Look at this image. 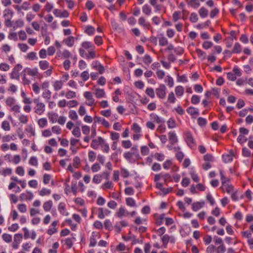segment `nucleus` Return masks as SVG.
<instances>
[{
    "label": "nucleus",
    "instance_id": "obj_17",
    "mask_svg": "<svg viewBox=\"0 0 253 253\" xmlns=\"http://www.w3.org/2000/svg\"><path fill=\"white\" fill-rule=\"evenodd\" d=\"M58 210L59 212L62 215H67L68 214V213L66 211L65 204L64 203L61 202L59 203Z\"/></svg>",
    "mask_w": 253,
    "mask_h": 253
},
{
    "label": "nucleus",
    "instance_id": "obj_36",
    "mask_svg": "<svg viewBox=\"0 0 253 253\" xmlns=\"http://www.w3.org/2000/svg\"><path fill=\"white\" fill-rule=\"evenodd\" d=\"M168 126L169 128H173L176 126V123L172 118H170L167 122Z\"/></svg>",
    "mask_w": 253,
    "mask_h": 253
},
{
    "label": "nucleus",
    "instance_id": "obj_54",
    "mask_svg": "<svg viewBox=\"0 0 253 253\" xmlns=\"http://www.w3.org/2000/svg\"><path fill=\"white\" fill-rule=\"evenodd\" d=\"M146 93L150 97L153 98L155 97V92L152 88H147L146 90Z\"/></svg>",
    "mask_w": 253,
    "mask_h": 253
},
{
    "label": "nucleus",
    "instance_id": "obj_31",
    "mask_svg": "<svg viewBox=\"0 0 253 253\" xmlns=\"http://www.w3.org/2000/svg\"><path fill=\"white\" fill-rule=\"evenodd\" d=\"M58 114L56 113H51L49 114V119L52 123L56 122L58 118Z\"/></svg>",
    "mask_w": 253,
    "mask_h": 253
},
{
    "label": "nucleus",
    "instance_id": "obj_4",
    "mask_svg": "<svg viewBox=\"0 0 253 253\" xmlns=\"http://www.w3.org/2000/svg\"><path fill=\"white\" fill-rule=\"evenodd\" d=\"M166 87L163 84H161L160 85L159 87L156 89V93L157 95L161 99H164L166 97Z\"/></svg>",
    "mask_w": 253,
    "mask_h": 253
},
{
    "label": "nucleus",
    "instance_id": "obj_9",
    "mask_svg": "<svg viewBox=\"0 0 253 253\" xmlns=\"http://www.w3.org/2000/svg\"><path fill=\"white\" fill-rule=\"evenodd\" d=\"M53 14L55 15V16L61 18H66L69 16V13L67 11L64 10L62 12L58 9H54Z\"/></svg>",
    "mask_w": 253,
    "mask_h": 253
},
{
    "label": "nucleus",
    "instance_id": "obj_32",
    "mask_svg": "<svg viewBox=\"0 0 253 253\" xmlns=\"http://www.w3.org/2000/svg\"><path fill=\"white\" fill-rule=\"evenodd\" d=\"M175 91L176 95L180 96L183 94L184 88L182 86L179 85L175 87Z\"/></svg>",
    "mask_w": 253,
    "mask_h": 253
},
{
    "label": "nucleus",
    "instance_id": "obj_2",
    "mask_svg": "<svg viewBox=\"0 0 253 253\" xmlns=\"http://www.w3.org/2000/svg\"><path fill=\"white\" fill-rule=\"evenodd\" d=\"M124 156L127 160H130L133 157L138 159L139 157V154L137 146H133L129 151L125 152L124 154Z\"/></svg>",
    "mask_w": 253,
    "mask_h": 253
},
{
    "label": "nucleus",
    "instance_id": "obj_23",
    "mask_svg": "<svg viewBox=\"0 0 253 253\" xmlns=\"http://www.w3.org/2000/svg\"><path fill=\"white\" fill-rule=\"evenodd\" d=\"M208 13V10L204 7H202L199 10V15L203 18L206 17Z\"/></svg>",
    "mask_w": 253,
    "mask_h": 253
},
{
    "label": "nucleus",
    "instance_id": "obj_12",
    "mask_svg": "<svg viewBox=\"0 0 253 253\" xmlns=\"http://www.w3.org/2000/svg\"><path fill=\"white\" fill-rule=\"evenodd\" d=\"M205 204V201L195 202L192 204V209L194 211H197L202 208Z\"/></svg>",
    "mask_w": 253,
    "mask_h": 253
},
{
    "label": "nucleus",
    "instance_id": "obj_56",
    "mask_svg": "<svg viewBox=\"0 0 253 253\" xmlns=\"http://www.w3.org/2000/svg\"><path fill=\"white\" fill-rule=\"evenodd\" d=\"M190 20L192 23H196L197 22L198 20L197 14L195 12L192 13L190 15Z\"/></svg>",
    "mask_w": 253,
    "mask_h": 253
},
{
    "label": "nucleus",
    "instance_id": "obj_18",
    "mask_svg": "<svg viewBox=\"0 0 253 253\" xmlns=\"http://www.w3.org/2000/svg\"><path fill=\"white\" fill-rule=\"evenodd\" d=\"M242 51V46L239 42H236L234 45V47L232 50V52L233 53V54L235 53H239Z\"/></svg>",
    "mask_w": 253,
    "mask_h": 253
},
{
    "label": "nucleus",
    "instance_id": "obj_39",
    "mask_svg": "<svg viewBox=\"0 0 253 253\" xmlns=\"http://www.w3.org/2000/svg\"><path fill=\"white\" fill-rule=\"evenodd\" d=\"M94 32H95V29L92 26H87L86 27L85 32L88 35L90 36V35H93L94 33Z\"/></svg>",
    "mask_w": 253,
    "mask_h": 253
},
{
    "label": "nucleus",
    "instance_id": "obj_27",
    "mask_svg": "<svg viewBox=\"0 0 253 253\" xmlns=\"http://www.w3.org/2000/svg\"><path fill=\"white\" fill-rule=\"evenodd\" d=\"M222 159L225 163L231 162L233 161L232 155L223 154L222 155Z\"/></svg>",
    "mask_w": 253,
    "mask_h": 253
},
{
    "label": "nucleus",
    "instance_id": "obj_5",
    "mask_svg": "<svg viewBox=\"0 0 253 253\" xmlns=\"http://www.w3.org/2000/svg\"><path fill=\"white\" fill-rule=\"evenodd\" d=\"M22 239V234H16L14 236V240L12 244V247L13 249H16L19 247Z\"/></svg>",
    "mask_w": 253,
    "mask_h": 253
},
{
    "label": "nucleus",
    "instance_id": "obj_6",
    "mask_svg": "<svg viewBox=\"0 0 253 253\" xmlns=\"http://www.w3.org/2000/svg\"><path fill=\"white\" fill-rule=\"evenodd\" d=\"M103 143H104V139L99 136L98 137V139H94L92 140L90 146L93 149H97L99 145H101Z\"/></svg>",
    "mask_w": 253,
    "mask_h": 253
},
{
    "label": "nucleus",
    "instance_id": "obj_8",
    "mask_svg": "<svg viewBox=\"0 0 253 253\" xmlns=\"http://www.w3.org/2000/svg\"><path fill=\"white\" fill-rule=\"evenodd\" d=\"M94 123H100L105 127L108 128L110 127V124L109 122L103 118L95 116L94 118Z\"/></svg>",
    "mask_w": 253,
    "mask_h": 253
},
{
    "label": "nucleus",
    "instance_id": "obj_1",
    "mask_svg": "<svg viewBox=\"0 0 253 253\" xmlns=\"http://www.w3.org/2000/svg\"><path fill=\"white\" fill-rule=\"evenodd\" d=\"M184 138L187 145L191 149H195L196 146L195 140L191 132L186 131L184 134Z\"/></svg>",
    "mask_w": 253,
    "mask_h": 253
},
{
    "label": "nucleus",
    "instance_id": "obj_46",
    "mask_svg": "<svg viewBox=\"0 0 253 253\" xmlns=\"http://www.w3.org/2000/svg\"><path fill=\"white\" fill-rule=\"evenodd\" d=\"M126 204L128 206L133 207L135 206V202L133 198H127L126 199Z\"/></svg>",
    "mask_w": 253,
    "mask_h": 253
},
{
    "label": "nucleus",
    "instance_id": "obj_48",
    "mask_svg": "<svg viewBox=\"0 0 253 253\" xmlns=\"http://www.w3.org/2000/svg\"><path fill=\"white\" fill-rule=\"evenodd\" d=\"M2 238L6 243H10L12 241V236L10 234L4 233L2 235Z\"/></svg>",
    "mask_w": 253,
    "mask_h": 253
},
{
    "label": "nucleus",
    "instance_id": "obj_60",
    "mask_svg": "<svg viewBox=\"0 0 253 253\" xmlns=\"http://www.w3.org/2000/svg\"><path fill=\"white\" fill-rule=\"evenodd\" d=\"M18 210L22 213H25L27 211V207L25 204H19L18 206Z\"/></svg>",
    "mask_w": 253,
    "mask_h": 253
},
{
    "label": "nucleus",
    "instance_id": "obj_29",
    "mask_svg": "<svg viewBox=\"0 0 253 253\" xmlns=\"http://www.w3.org/2000/svg\"><path fill=\"white\" fill-rule=\"evenodd\" d=\"M95 95L97 98L104 97L105 92L103 89L97 88L95 90Z\"/></svg>",
    "mask_w": 253,
    "mask_h": 253
},
{
    "label": "nucleus",
    "instance_id": "obj_50",
    "mask_svg": "<svg viewBox=\"0 0 253 253\" xmlns=\"http://www.w3.org/2000/svg\"><path fill=\"white\" fill-rule=\"evenodd\" d=\"M176 98L173 92H171L169 93L168 97V101L170 103H173L175 102Z\"/></svg>",
    "mask_w": 253,
    "mask_h": 253
},
{
    "label": "nucleus",
    "instance_id": "obj_40",
    "mask_svg": "<svg viewBox=\"0 0 253 253\" xmlns=\"http://www.w3.org/2000/svg\"><path fill=\"white\" fill-rule=\"evenodd\" d=\"M51 190L50 189L43 188L42 189V190L40 191L39 194L41 196H44L45 195H48L50 194Z\"/></svg>",
    "mask_w": 253,
    "mask_h": 253
},
{
    "label": "nucleus",
    "instance_id": "obj_13",
    "mask_svg": "<svg viewBox=\"0 0 253 253\" xmlns=\"http://www.w3.org/2000/svg\"><path fill=\"white\" fill-rule=\"evenodd\" d=\"M35 113L41 115L45 111V105L43 103L38 104V105L35 107Z\"/></svg>",
    "mask_w": 253,
    "mask_h": 253
},
{
    "label": "nucleus",
    "instance_id": "obj_47",
    "mask_svg": "<svg viewBox=\"0 0 253 253\" xmlns=\"http://www.w3.org/2000/svg\"><path fill=\"white\" fill-rule=\"evenodd\" d=\"M47 123V120L45 118H41L38 121V124L40 127L43 128L46 126Z\"/></svg>",
    "mask_w": 253,
    "mask_h": 253
},
{
    "label": "nucleus",
    "instance_id": "obj_30",
    "mask_svg": "<svg viewBox=\"0 0 253 253\" xmlns=\"http://www.w3.org/2000/svg\"><path fill=\"white\" fill-rule=\"evenodd\" d=\"M13 15V11L9 9H6L3 11V17L5 18H12Z\"/></svg>",
    "mask_w": 253,
    "mask_h": 253
},
{
    "label": "nucleus",
    "instance_id": "obj_58",
    "mask_svg": "<svg viewBox=\"0 0 253 253\" xmlns=\"http://www.w3.org/2000/svg\"><path fill=\"white\" fill-rule=\"evenodd\" d=\"M143 62L145 64L149 65L152 62V59L149 55L146 54L144 56Z\"/></svg>",
    "mask_w": 253,
    "mask_h": 253
},
{
    "label": "nucleus",
    "instance_id": "obj_15",
    "mask_svg": "<svg viewBox=\"0 0 253 253\" xmlns=\"http://www.w3.org/2000/svg\"><path fill=\"white\" fill-rule=\"evenodd\" d=\"M98 233L93 232L90 238V243L89 246L93 247L95 246L96 244V237L97 236Z\"/></svg>",
    "mask_w": 253,
    "mask_h": 253
},
{
    "label": "nucleus",
    "instance_id": "obj_35",
    "mask_svg": "<svg viewBox=\"0 0 253 253\" xmlns=\"http://www.w3.org/2000/svg\"><path fill=\"white\" fill-rule=\"evenodd\" d=\"M95 52L94 51V49H90L88 51V53L85 54V58L86 59H93L95 57Z\"/></svg>",
    "mask_w": 253,
    "mask_h": 253
},
{
    "label": "nucleus",
    "instance_id": "obj_51",
    "mask_svg": "<svg viewBox=\"0 0 253 253\" xmlns=\"http://www.w3.org/2000/svg\"><path fill=\"white\" fill-rule=\"evenodd\" d=\"M197 122L198 124L201 126H205L207 123V120L202 117H199L198 119Z\"/></svg>",
    "mask_w": 253,
    "mask_h": 253
},
{
    "label": "nucleus",
    "instance_id": "obj_61",
    "mask_svg": "<svg viewBox=\"0 0 253 253\" xmlns=\"http://www.w3.org/2000/svg\"><path fill=\"white\" fill-rule=\"evenodd\" d=\"M105 228L108 230H111L112 228L111 222L109 219H106L104 221Z\"/></svg>",
    "mask_w": 253,
    "mask_h": 253
},
{
    "label": "nucleus",
    "instance_id": "obj_42",
    "mask_svg": "<svg viewBox=\"0 0 253 253\" xmlns=\"http://www.w3.org/2000/svg\"><path fill=\"white\" fill-rule=\"evenodd\" d=\"M159 45L162 46H165L168 44V41L165 37H162L159 39Z\"/></svg>",
    "mask_w": 253,
    "mask_h": 253
},
{
    "label": "nucleus",
    "instance_id": "obj_52",
    "mask_svg": "<svg viewBox=\"0 0 253 253\" xmlns=\"http://www.w3.org/2000/svg\"><path fill=\"white\" fill-rule=\"evenodd\" d=\"M242 155L245 157H249L251 155V152L248 148L244 147L242 149Z\"/></svg>",
    "mask_w": 253,
    "mask_h": 253
},
{
    "label": "nucleus",
    "instance_id": "obj_45",
    "mask_svg": "<svg viewBox=\"0 0 253 253\" xmlns=\"http://www.w3.org/2000/svg\"><path fill=\"white\" fill-rule=\"evenodd\" d=\"M121 174L123 177L127 178L129 176V172L126 169L122 168L121 169Z\"/></svg>",
    "mask_w": 253,
    "mask_h": 253
},
{
    "label": "nucleus",
    "instance_id": "obj_25",
    "mask_svg": "<svg viewBox=\"0 0 253 253\" xmlns=\"http://www.w3.org/2000/svg\"><path fill=\"white\" fill-rule=\"evenodd\" d=\"M187 112L188 114L191 115H198L199 110L193 107H190L187 109Z\"/></svg>",
    "mask_w": 253,
    "mask_h": 253
},
{
    "label": "nucleus",
    "instance_id": "obj_3",
    "mask_svg": "<svg viewBox=\"0 0 253 253\" xmlns=\"http://www.w3.org/2000/svg\"><path fill=\"white\" fill-rule=\"evenodd\" d=\"M22 68V66L20 64H17L15 67L12 69V71L10 73V78L12 79H16L19 80V71H20Z\"/></svg>",
    "mask_w": 253,
    "mask_h": 253
},
{
    "label": "nucleus",
    "instance_id": "obj_7",
    "mask_svg": "<svg viewBox=\"0 0 253 253\" xmlns=\"http://www.w3.org/2000/svg\"><path fill=\"white\" fill-rule=\"evenodd\" d=\"M20 199L21 201L24 200H31L34 198V195L31 191H27V193H22L20 195Z\"/></svg>",
    "mask_w": 253,
    "mask_h": 253
},
{
    "label": "nucleus",
    "instance_id": "obj_59",
    "mask_svg": "<svg viewBox=\"0 0 253 253\" xmlns=\"http://www.w3.org/2000/svg\"><path fill=\"white\" fill-rule=\"evenodd\" d=\"M29 164L33 166H37L38 163L37 158L35 156L31 157L29 160Z\"/></svg>",
    "mask_w": 253,
    "mask_h": 253
},
{
    "label": "nucleus",
    "instance_id": "obj_21",
    "mask_svg": "<svg viewBox=\"0 0 253 253\" xmlns=\"http://www.w3.org/2000/svg\"><path fill=\"white\" fill-rule=\"evenodd\" d=\"M53 203L52 201L49 200L48 201L45 202L44 203L43 205V208L46 211H48L50 210L52 206Z\"/></svg>",
    "mask_w": 253,
    "mask_h": 253
},
{
    "label": "nucleus",
    "instance_id": "obj_63",
    "mask_svg": "<svg viewBox=\"0 0 253 253\" xmlns=\"http://www.w3.org/2000/svg\"><path fill=\"white\" fill-rule=\"evenodd\" d=\"M82 130L84 134L87 135L90 132V127L86 125L83 126Z\"/></svg>",
    "mask_w": 253,
    "mask_h": 253
},
{
    "label": "nucleus",
    "instance_id": "obj_33",
    "mask_svg": "<svg viewBox=\"0 0 253 253\" xmlns=\"http://www.w3.org/2000/svg\"><path fill=\"white\" fill-rule=\"evenodd\" d=\"M19 121L22 124H25L28 122V118L26 116L23 114H20L18 115Z\"/></svg>",
    "mask_w": 253,
    "mask_h": 253
},
{
    "label": "nucleus",
    "instance_id": "obj_43",
    "mask_svg": "<svg viewBox=\"0 0 253 253\" xmlns=\"http://www.w3.org/2000/svg\"><path fill=\"white\" fill-rule=\"evenodd\" d=\"M2 128L5 131H8L10 129L9 123L7 121H4L1 125Z\"/></svg>",
    "mask_w": 253,
    "mask_h": 253
},
{
    "label": "nucleus",
    "instance_id": "obj_49",
    "mask_svg": "<svg viewBox=\"0 0 253 253\" xmlns=\"http://www.w3.org/2000/svg\"><path fill=\"white\" fill-rule=\"evenodd\" d=\"M26 58H27L31 60L38 59V57L37 56V53L36 52H33V51L29 52L27 55Z\"/></svg>",
    "mask_w": 253,
    "mask_h": 253
},
{
    "label": "nucleus",
    "instance_id": "obj_41",
    "mask_svg": "<svg viewBox=\"0 0 253 253\" xmlns=\"http://www.w3.org/2000/svg\"><path fill=\"white\" fill-rule=\"evenodd\" d=\"M72 134L76 137H80L81 133L80 127L78 126L75 127L72 131Z\"/></svg>",
    "mask_w": 253,
    "mask_h": 253
},
{
    "label": "nucleus",
    "instance_id": "obj_10",
    "mask_svg": "<svg viewBox=\"0 0 253 253\" xmlns=\"http://www.w3.org/2000/svg\"><path fill=\"white\" fill-rule=\"evenodd\" d=\"M128 214V211L123 207H120L116 213L117 217L120 218H122L123 216H127Z\"/></svg>",
    "mask_w": 253,
    "mask_h": 253
},
{
    "label": "nucleus",
    "instance_id": "obj_26",
    "mask_svg": "<svg viewBox=\"0 0 253 253\" xmlns=\"http://www.w3.org/2000/svg\"><path fill=\"white\" fill-rule=\"evenodd\" d=\"M188 4L194 8H198L200 5L199 0H190Z\"/></svg>",
    "mask_w": 253,
    "mask_h": 253
},
{
    "label": "nucleus",
    "instance_id": "obj_37",
    "mask_svg": "<svg viewBox=\"0 0 253 253\" xmlns=\"http://www.w3.org/2000/svg\"><path fill=\"white\" fill-rule=\"evenodd\" d=\"M89 161L91 162H93L96 159V154L93 151H89L88 154Z\"/></svg>",
    "mask_w": 253,
    "mask_h": 253
},
{
    "label": "nucleus",
    "instance_id": "obj_57",
    "mask_svg": "<svg viewBox=\"0 0 253 253\" xmlns=\"http://www.w3.org/2000/svg\"><path fill=\"white\" fill-rule=\"evenodd\" d=\"M181 15L180 11H175L172 14V18L174 22H176L178 21L180 18Z\"/></svg>",
    "mask_w": 253,
    "mask_h": 253
},
{
    "label": "nucleus",
    "instance_id": "obj_38",
    "mask_svg": "<svg viewBox=\"0 0 253 253\" xmlns=\"http://www.w3.org/2000/svg\"><path fill=\"white\" fill-rule=\"evenodd\" d=\"M69 117L72 120H76L78 118L76 112L74 110H70L69 113Z\"/></svg>",
    "mask_w": 253,
    "mask_h": 253
},
{
    "label": "nucleus",
    "instance_id": "obj_64",
    "mask_svg": "<svg viewBox=\"0 0 253 253\" xmlns=\"http://www.w3.org/2000/svg\"><path fill=\"white\" fill-rule=\"evenodd\" d=\"M174 51L177 55H180L183 53L184 49L181 47L177 46L174 48Z\"/></svg>",
    "mask_w": 253,
    "mask_h": 253
},
{
    "label": "nucleus",
    "instance_id": "obj_62",
    "mask_svg": "<svg viewBox=\"0 0 253 253\" xmlns=\"http://www.w3.org/2000/svg\"><path fill=\"white\" fill-rule=\"evenodd\" d=\"M149 152V149L147 146H143L141 148V153L142 155H148Z\"/></svg>",
    "mask_w": 253,
    "mask_h": 253
},
{
    "label": "nucleus",
    "instance_id": "obj_28",
    "mask_svg": "<svg viewBox=\"0 0 253 253\" xmlns=\"http://www.w3.org/2000/svg\"><path fill=\"white\" fill-rule=\"evenodd\" d=\"M63 86L62 81H56L54 82L53 87L55 90H60Z\"/></svg>",
    "mask_w": 253,
    "mask_h": 253
},
{
    "label": "nucleus",
    "instance_id": "obj_11",
    "mask_svg": "<svg viewBox=\"0 0 253 253\" xmlns=\"http://www.w3.org/2000/svg\"><path fill=\"white\" fill-rule=\"evenodd\" d=\"M169 139L170 143L172 145H174L178 142L177 137L174 131H170L169 133Z\"/></svg>",
    "mask_w": 253,
    "mask_h": 253
},
{
    "label": "nucleus",
    "instance_id": "obj_55",
    "mask_svg": "<svg viewBox=\"0 0 253 253\" xmlns=\"http://www.w3.org/2000/svg\"><path fill=\"white\" fill-rule=\"evenodd\" d=\"M169 239H170V237L168 234H165L162 237V241L163 245H165V247L168 244Z\"/></svg>",
    "mask_w": 253,
    "mask_h": 253
},
{
    "label": "nucleus",
    "instance_id": "obj_22",
    "mask_svg": "<svg viewBox=\"0 0 253 253\" xmlns=\"http://www.w3.org/2000/svg\"><path fill=\"white\" fill-rule=\"evenodd\" d=\"M64 42L68 46L71 47L74 44V38L72 36H70L68 38H67L66 39L64 40Z\"/></svg>",
    "mask_w": 253,
    "mask_h": 253
},
{
    "label": "nucleus",
    "instance_id": "obj_14",
    "mask_svg": "<svg viewBox=\"0 0 253 253\" xmlns=\"http://www.w3.org/2000/svg\"><path fill=\"white\" fill-rule=\"evenodd\" d=\"M138 24L142 26L144 28L149 29L150 24L149 22H146V20L143 17H140L138 19Z\"/></svg>",
    "mask_w": 253,
    "mask_h": 253
},
{
    "label": "nucleus",
    "instance_id": "obj_34",
    "mask_svg": "<svg viewBox=\"0 0 253 253\" xmlns=\"http://www.w3.org/2000/svg\"><path fill=\"white\" fill-rule=\"evenodd\" d=\"M165 82L166 83L168 84V85L171 87L173 86V80L172 78H171L170 76H167L165 80Z\"/></svg>",
    "mask_w": 253,
    "mask_h": 253
},
{
    "label": "nucleus",
    "instance_id": "obj_19",
    "mask_svg": "<svg viewBox=\"0 0 253 253\" xmlns=\"http://www.w3.org/2000/svg\"><path fill=\"white\" fill-rule=\"evenodd\" d=\"M82 46L85 49H94L95 46L94 44L90 42H84L82 43Z\"/></svg>",
    "mask_w": 253,
    "mask_h": 253
},
{
    "label": "nucleus",
    "instance_id": "obj_53",
    "mask_svg": "<svg viewBox=\"0 0 253 253\" xmlns=\"http://www.w3.org/2000/svg\"><path fill=\"white\" fill-rule=\"evenodd\" d=\"M200 98L197 95H194L191 98V102L193 104H197L200 102Z\"/></svg>",
    "mask_w": 253,
    "mask_h": 253
},
{
    "label": "nucleus",
    "instance_id": "obj_16",
    "mask_svg": "<svg viewBox=\"0 0 253 253\" xmlns=\"http://www.w3.org/2000/svg\"><path fill=\"white\" fill-rule=\"evenodd\" d=\"M25 71L27 72L28 75L32 77L37 76L38 74V69L37 68L34 69L27 68L25 69Z\"/></svg>",
    "mask_w": 253,
    "mask_h": 253
},
{
    "label": "nucleus",
    "instance_id": "obj_44",
    "mask_svg": "<svg viewBox=\"0 0 253 253\" xmlns=\"http://www.w3.org/2000/svg\"><path fill=\"white\" fill-rule=\"evenodd\" d=\"M15 102V99L12 97H8L6 99V104L7 106H11L13 104H14Z\"/></svg>",
    "mask_w": 253,
    "mask_h": 253
},
{
    "label": "nucleus",
    "instance_id": "obj_24",
    "mask_svg": "<svg viewBox=\"0 0 253 253\" xmlns=\"http://www.w3.org/2000/svg\"><path fill=\"white\" fill-rule=\"evenodd\" d=\"M39 66L42 70H44L49 67V63L46 60H42L39 62Z\"/></svg>",
    "mask_w": 253,
    "mask_h": 253
},
{
    "label": "nucleus",
    "instance_id": "obj_20",
    "mask_svg": "<svg viewBox=\"0 0 253 253\" xmlns=\"http://www.w3.org/2000/svg\"><path fill=\"white\" fill-rule=\"evenodd\" d=\"M142 10L143 13L147 15H150L152 12L151 8L147 4L143 6Z\"/></svg>",
    "mask_w": 253,
    "mask_h": 253
}]
</instances>
